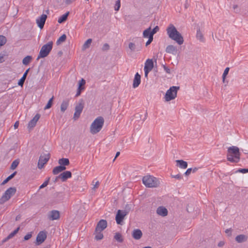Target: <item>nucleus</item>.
<instances>
[{
  "instance_id": "obj_31",
  "label": "nucleus",
  "mask_w": 248,
  "mask_h": 248,
  "mask_svg": "<svg viewBox=\"0 0 248 248\" xmlns=\"http://www.w3.org/2000/svg\"><path fill=\"white\" fill-rule=\"evenodd\" d=\"M92 39L90 38V39H88L85 43L84 44H83V46H82V49L83 50H85L87 48H88L90 45H91V44L92 43Z\"/></svg>"
},
{
  "instance_id": "obj_12",
  "label": "nucleus",
  "mask_w": 248,
  "mask_h": 248,
  "mask_svg": "<svg viewBox=\"0 0 248 248\" xmlns=\"http://www.w3.org/2000/svg\"><path fill=\"white\" fill-rule=\"evenodd\" d=\"M107 221L104 219H101L97 224L96 232L103 231L107 227Z\"/></svg>"
},
{
  "instance_id": "obj_44",
  "label": "nucleus",
  "mask_w": 248,
  "mask_h": 248,
  "mask_svg": "<svg viewBox=\"0 0 248 248\" xmlns=\"http://www.w3.org/2000/svg\"><path fill=\"white\" fill-rule=\"evenodd\" d=\"M121 6V1L120 0H117L116 1V3L114 6V9L115 11H118Z\"/></svg>"
},
{
  "instance_id": "obj_63",
  "label": "nucleus",
  "mask_w": 248,
  "mask_h": 248,
  "mask_svg": "<svg viewBox=\"0 0 248 248\" xmlns=\"http://www.w3.org/2000/svg\"><path fill=\"white\" fill-rule=\"evenodd\" d=\"M198 170V168H194L193 169L192 168V172L193 173H194V172H196Z\"/></svg>"
},
{
  "instance_id": "obj_62",
  "label": "nucleus",
  "mask_w": 248,
  "mask_h": 248,
  "mask_svg": "<svg viewBox=\"0 0 248 248\" xmlns=\"http://www.w3.org/2000/svg\"><path fill=\"white\" fill-rule=\"evenodd\" d=\"M19 125V122L18 121L16 122L14 124V127L15 129L17 128Z\"/></svg>"
},
{
  "instance_id": "obj_33",
  "label": "nucleus",
  "mask_w": 248,
  "mask_h": 248,
  "mask_svg": "<svg viewBox=\"0 0 248 248\" xmlns=\"http://www.w3.org/2000/svg\"><path fill=\"white\" fill-rule=\"evenodd\" d=\"M32 60V57L31 56H27L22 60V63L23 64L27 65H28Z\"/></svg>"
},
{
  "instance_id": "obj_36",
  "label": "nucleus",
  "mask_w": 248,
  "mask_h": 248,
  "mask_svg": "<svg viewBox=\"0 0 248 248\" xmlns=\"http://www.w3.org/2000/svg\"><path fill=\"white\" fill-rule=\"evenodd\" d=\"M66 39V35L65 34L62 35L57 41V44L58 45L61 43L64 42Z\"/></svg>"
},
{
  "instance_id": "obj_1",
  "label": "nucleus",
  "mask_w": 248,
  "mask_h": 248,
  "mask_svg": "<svg viewBox=\"0 0 248 248\" xmlns=\"http://www.w3.org/2000/svg\"><path fill=\"white\" fill-rule=\"evenodd\" d=\"M166 31L168 35L171 39L175 41L179 45L183 44V37L173 25L170 24L167 28Z\"/></svg>"
},
{
  "instance_id": "obj_14",
  "label": "nucleus",
  "mask_w": 248,
  "mask_h": 248,
  "mask_svg": "<svg viewBox=\"0 0 248 248\" xmlns=\"http://www.w3.org/2000/svg\"><path fill=\"white\" fill-rule=\"evenodd\" d=\"M72 177V173L70 171H65L58 175V178H60L62 182H65L68 178Z\"/></svg>"
},
{
  "instance_id": "obj_19",
  "label": "nucleus",
  "mask_w": 248,
  "mask_h": 248,
  "mask_svg": "<svg viewBox=\"0 0 248 248\" xmlns=\"http://www.w3.org/2000/svg\"><path fill=\"white\" fill-rule=\"evenodd\" d=\"M140 83V76L138 73H137L135 75L133 80V87L134 88H136L138 87Z\"/></svg>"
},
{
  "instance_id": "obj_42",
  "label": "nucleus",
  "mask_w": 248,
  "mask_h": 248,
  "mask_svg": "<svg viewBox=\"0 0 248 248\" xmlns=\"http://www.w3.org/2000/svg\"><path fill=\"white\" fill-rule=\"evenodd\" d=\"M61 172L62 171L60 169L59 166L55 167L52 170V172L54 175L58 174V173Z\"/></svg>"
},
{
  "instance_id": "obj_45",
  "label": "nucleus",
  "mask_w": 248,
  "mask_h": 248,
  "mask_svg": "<svg viewBox=\"0 0 248 248\" xmlns=\"http://www.w3.org/2000/svg\"><path fill=\"white\" fill-rule=\"evenodd\" d=\"M32 236V232H29L27 233L24 237V240L25 241L28 240L30 239Z\"/></svg>"
},
{
  "instance_id": "obj_41",
  "label": "nucleus",
  "mask_w": 248,
  "mask_h": 248,
  "mask_svg": "<svg viewBox=\"0 0 248 248\" xmlns=\"http://www.w3.org/2000/svg\"><path fill=\"white\" fill-rule=\"evenodd\" d=\"M19 164V161L17 160H14L11 165V169L15 170Z\"/></svg>"
},
{
  "instance_id": "obj_5",
  "label": "nucleus",
  "mask_w": 248,
  "mask_h": 248,
  "mask_svg": "<svg viewBox=\"0 0 248 248\" xmlns=\"http://www.w3.org/2000/svg\"><path fill=\"white\" fill-rule=\"evenodd\" d=\"M52 41H50L47 44L43 45L41 48L39 54L37 58V60H38L40 58L46 57L52 50Z\"/></svg>"
},
{
  "instance_id": "obj_49",
  "label": "nucleus",
  "mask_w": 248,
  "mask_h": 248,
  "mask_svg": "<svg viewBox=\"0 0 248 248\" xmlns=\"http://www.w3.org/2000/svg\"><path fill=\"white\" fill-rule=\"evenodd\" d=\"M159 30V28L158 26H156L153 30L151 31L153 35L156 33Z\"/></svg>"
},
{
  "instance_id": "obj_34",
  "label": "nucleus",
  "mask_w": 248,
  "mask_h": 248,
  "mask_svg": "<svg viewBox=\"0 0 248 248\" xmlns=\"http://www.w3.org/2000/svg\"><path fill=\"white\" fill-rule=\"evenodd\" d=\"M114 239L118 242L122 243L123 242L122 234L119 232H116L114 237Z\"/></svg>"
},
{
  "instance_id": "obj_29",
  "label": "nucleus",
  "mask_w": 248,
  "mask_h": 248,
  "mask_svg": "<svg viewBox=\"0 0 248 248\" xmlns=\"http://www.w3.org/2000/svg\"><path fill=\"white\" fill-rule=\"evenodd\" d=\"M196 37L197 39L202 42H204V38L202 32L201 31L200 29H198L197 31Z\"/></svg>"
},
{
  "instance_id": "obj_51",
  "label": "nucleus",
  "mask_w": 248,
  "mask_h": 248,
  "mask_svg": "<svg viewBox=\"0 0 248 248\" xmlns=\"http://www.w3.org/2000/svg\"><path fill=\"white\" fill-rule=\"evenodd\" d=\"M238 171L241 172L242 173H246L248 172V169H240L238 170Z\"/></svg>"
},
{
  "instance_id": "obj_54",
  "label": "nucleus",
  "mask_w": 248,
  "mask_h": 248,
  "mask_svg": "<svg viewBox=\"0 0 248 248\" xmlns=\"http://www.w3.org/2000/svg\"><path fill=\"white\" fill-rule=\"evenodd\" d=\"M191 172H192V168H189L185 172V174L186 175H188L191 173Z\"/></svg>"
},
{
  "instance_id": "obj_58",
  "label": "nucleus",
  "mask_w": 248,
  "mask_h": 248,
  "mask_svg": "<svg viewBox=\"0 0 248 248\" xmlns=\"http://www.w3.org/2000/svg\"><path fill=\"white\" fill-rule=\"evenodd\" d=\"M59 167H60V169L61 170V171L62 172V171L64 170H66V167L65 166H62V165H60L59 166Z\"/></svg>"
},
{
  "instance_id": "obj_43",
  "label": "nucleus",
  "mask_w": 248,
  "mask_h": 248,
  "mask_svg": "<svg viewBox=\"0 0 248 248\" xmlns=\"http://www.w3.org/2000/svg\"><path fill=\"white\" fill-rule=\"evenodd\" d=\"M49 180H50V178L48 177L44 183L43 184H42L40 187H39V189H42L43 188H44L48 184V183H49Z\"/></svg>"
},
{
  "instance_id": "obj_10",
  "label": "nucleus",
  "mask_w": 248,
  "mask_h": 248,
  "mask_svg": "<svg viewBox=\"0 0 248 248\" xmlns=\"http://www.w3.org/2000/svg\"><path fill=\"white\" fill-rule=\"evenodd\" d=\"M127 214L123 210H118L116 215L115 220L118 224H122L124 217Z\"/></svg>"
},
{
  "instance_id": "obj_21",
  "label": "nucleus",
  "mask_w": 248,
  "mask_h": 248,
  "mask_svg": "<svg viewBox=\"0 0 248 248\" xmlns=\"http://www.w3.org/2000/svg\"><path fill=\"white\" fill-rule=\"evenodd\" d=\"M60 218V213L57 210H52L49 215V219L53 220H57Z\"/></svg>"
},
{
  "instance_id": "obj_24",
  "label": "nucleus",
  "mask_w": 248,
  "mask_h": 248,
  "mask_svg": "<svg viewBox=\"0 0 248 248\" xmlns=\"http://www.w3.org/2000/svg\"><path fill=\"white\" fill-rule=\"evenodd\" d=\"M69 100L68 99L63 100L61 105V111L62 112H64L66 110L69 106Z\"/></svg>"
},
{
  "instance_id": "obj_50",
  "label": "nucleus",
  "mask_w": 248,
  "mask_h": 248,
  "mask_svg": "<svg viewBox=\"0 0 248 248\" xmlns=\"http://www.w3.org/2000/svg\"><path fill=\"white\" fill-rule=\"evenodd\" d=\"M109 46L107 43L105 44L102 47V50L104 51L108 50L109 49Z\"/></svg>"
},
{
  "instance_id": "obj_28",
  "label": "nucleus",
  "mask_w": 248,
  "mask_h": 248,
  "mask_svg": "<svg viewBox=\"0 0 248 248\" xmlns=\"http://www.w3.org/2000/svg\"><path fill=\"white\" fill-rule=\"evenodd\" d=\"M58 163L60 165L62 166H68L70 164L69 160L68 158H62L59 160Z\"/></svg>"
},
{
  "instance_id": "obj_13",
  "label": "nucleus",
  "mask_w": 248,
  "mask_h": 248,
  "mask_svg": "<svg viewBox=\"0 0 248 248\" xmlns=\"http://www.w3.org/2000/svg\"><path fill=\"white\" fill-rule=\"evenodd\" d=\"M46 18L47 16L46 15L43 14L40 17L36 19V23L38 25V26L41 29L44 27Z\"/></svg>"
},
{
  "instance_id": "obj_57",
  "label": "nucleus",
  "mask_w": 248,
  "mask_h": 248,
  "mask_svg": "<svg viewBox=\"0 0 248 248\" xmlns=\"http://www.w3.org/2000/svg\"><path fill=\"white\" fill-rule=\"evenodd\" d=\"M99 185V182L98 181H97L95 182V184L93 185V189H96L98 188Z\"/></svg>"
},
{
  "instance_id": "obj_15",
  "label": "nucleus",
  "mask_w": 248,
  "mask_h": 248,
  "mask_svg": "<svg viewBox=\"0 0 248 248\" xmlns=\"http://www.w3.org/2000/svg\"><path fill=\"white\" fill-rule=\"evenodd\" d=\"M40 117V115L39 114H36L35 116L31 119L28 124V127L30 128L34 127L37 122L38 121Z\"/></svg>"
},
{
  "instance_id": "obj_59",
  "label": "nucleus",
  "mask_w": 248,
  "mask_h": 248,
  "mask_svg": "<svg viewBox=\"0 0 248 248\" xmlns=\"http://www.w3.org/2000/svg\"><path fill=\"white\" fill-rule=\"evenodd\" d=\"M224 241H220L218 244H217V246L219 247H223L224 245Z\"/></svg>"
},
{
  "instance_id": "obj_3",
  "label": "nucleus",
  "mask_w": 248,
  "mask_h": 248,
  "mask_svg": "<svg viewBox=\"0 0 248 248\" xmlns=\"http://www.w3.org/2000/svg\"><path fill=\"white\" fill-rule=\"evenodd\" d=\"M104 123V118L102 117H98L96 118L90 126V132L92 134L98 133L102 129Z\"/></svg>"
},
{
  "instance_id": "obj_37",
  "label": "nucleus",
  "mask_w": 248,
  "mask_h": 248,
  "mask_svg": "<svg viewBox=\"0 0 248 248\" xmlns=\"http://www.w3.org/2000/svg\"><path fill=\"white\" fill-rule=\"evenodd\" d=\"M132 205L131 204H127L125 205L124 209L123 210V211L127 215L129 212L132 210Z\"/></svg>"
},
{
  "instance_id": "obj_53",
  "label": "nucleus",
  "mask_w": 248,
  "mask_h": 248,
  "mask_svg": "<svg viewBox=\"0 0 248 248\" xmlns=\"http://www.w3.org/2000/svg\"><path fill=\"white\" fill-rule=\"evenodd\" d=\"M85 80L82 78L79 82L78 86L81 87L82 85H84L85 84Z\"/></svg>"
},
{
  "instance_id": "obj_11",
  "label": "nucleus",
  "mask_w": 248,
  "mask_h": 248,
  "mask_svg": "<svg viewBox=\"0 0 248 248\" xmlns=\"http://www.w3.org/2000/svg\"><path fill=\"white\" fill-rule=\"evenodd\" d=\"M46 233L45 231L40 232L36 237V245H39L42 244L46 238Z\"/></svg>"
},
{
  "instance_id": "obj_4",
  "label": "nucleus",
  "mask_w": 248,
  "mask_h": 248,
  "mask_svg": "<svg viewBox=\"0 0 248 248\" xmlns=\"http://www.w3.org/2000/svg\"><path fill=\"white\" fill-rule=\"evenodd\" d=\"M143 184L148 187H156L159 185L158 179L152 176H145L142 178Z\"/></svg>"
},
{
  "instance_id": "obj_61",
  "label": "nucleus",
  "mask_w": 248,
  "mask_h": 248,
  "mask_svg": "<svg viewBox=\"0 0 248 248\" xmlns=\"http://www.w3.org/2000/svg\"><path fill=\"white\" fill-rule=\"evenodd\" d=\"M144 70V73H145V74H144L145 77L146 78H147L148 73L150 72V71L148 70Z\"/></svg>"
},
{
  "instance_id": "obj_7",
  "label": "nucleus",
  "mask_w": 248,
  "mask_h": 248,
  "mask_svg": "<svg viewBox=\"0 0 248 248\" xmlns=\"http://www.w3.org/2000/svg\"><path fill=\"white\" fill-rule=\"evenodd\" d=\"M16 188L14 187L7 189L0 199V204H3L8 201L16 192Z\"/></svg>"
},
{
  "instance_id": "obj_32",
  "label": "nucleus",
  "mask_w": 248,
  "mask_h": 248,
  "mask_svg": "<svg viewBox=\"0 0 248 248\" xmlns=\"http://www.w3.org/2000/svg\"><path fill=\"white\" fill-rule=\"evenodd\" d=\"M16 171H15L12 174H11L10 175H9L6 179H5L1 183V185H4L6 184L9 180L12 179L14 177V176L16 175Z\"/></svg>"
},
{
  "instance_id": "obj_26",
  "label": "nucleus",
  "mask_w": 248,
  "mask_h": 248,
  "mask_svg": "<svg viewBox=\"0 0 248 248\" xmlns=\"http://www.w3.org/2000/svg\"><path fill=\"white\" fill-rule=\"evenodd\" d=\"M177 165L182 169H186L187 167V163L183 160H177Z\"/></svg>"
},
{
  "instance_id": "obj_2",
  "label": "nucleus",
  "mask_w": 248,
  "mask_h": 248,
  "mask_svg": "<svg viewBox=\"0 0 248 248\" xmlns=\"http://www.w3.org/2000/svg\"><path fill=\"white\" fill-rule=\"evenodd\" d=\"M227 160L231 162L237 163L240 160V153L239 148L236 146H231L228 148Z\"/></svg>"
},
{
  "instance_id": "obj_6",
  "label": "nucleus",
  "mask_w": 248,
  "mask_h": 248,
  "mask_svg": "<svg viewBox=\"0 0 248 248\" xmlns=\"http://www.w3.org/2000/svg\"><path fill=\"white\" fill-rule=\"evenodd\" d=\"M180 87L172 86L166 92L165 98L166 101H169L175 99L177 96V93Z\"/></svg>"
},
{
  "instance_id": "obj_52",
  "label": "nucleus",
  "mask_w": 248,
  "mask_h": 248,
  "mask_svg": "<svg viewBox=\"0 0 248 248\" xmlns=\"http://www.w3.org/2000/svg\"><path fill=\"white\" fill-rule=\"evenodd\" d=\"M232 229L231 228L226 229L225 230V232L228 234V236L232 235Z\"/></svg>"
},
{
  "instance_id": "obj_55",
  "label": "nucleus",
  "mask_w": 248,
  "mask_h": 248,
  "mask_svg": "<svg viewBox=\"0 0 248 248\" xmlns=\"http://www.w3.org/2000/svg\"><path fill=\"white\" fill-rule=\"evenodd\" d=\"M163 68L164 70L166 72V73L170 74V69L169 68L165 66V65H163Z\"/></svg>"
},
{
  "instance_id": "obj_46",
  "label": "nucleus",
  "mask_w": 248,
  "mask_h": 248,
  "mask_svg": "<svg viewBox=\"0 0 248 248\" xmlns=\"http://www.w3.org/2000/svg\"><path fill=\"white\" fill-rule=\"evenodd\" d=\"M128 47L131 49V51H134L135 49V45L133 43H130L128 45Z\"/></svg>"
},
{
  "instance_id": "obj_39",
  "label": "nucleus",
  "mask_w": 248,
  "mask_h": 248,
  "mask_svg": "<svg viewBox=\"0 0 248 248\" xmlns=\"http://www.w3.org/2000/svg\"><path fill=\"white\" fill-rule=\"evenodd\" d=\"M6 38L3 35H0V46H3L6 43Z\"/></svg>"
},
{
  "instance_id": "obj_56",
  "label": "nucleus",
  "mask_w": 248,
  "mask_h": 248,
  "mask_svg": "<svg viewBox=\"0 0 248 248\" xmlns=\"http://www.w3.org/2000/svg\"><path fill=\"white\" fill-rule=\"evenodd\" d=\"M153 39L149 38L148 39V40L146 43V46H147L149 45H150L151 43V42L153 41Z\"/></svg>"
},
{
  "instance_id": "obj_18",
  "label": "nucleus",
  "mask_w": 248,
  "mask_h": 248,
  "mask_svg": "<svg viewBox=\"0 0 248 248\" xmlns=\"http://www.w3.org/2000/svg\"><path fill=\"white\" fill-rule=\"evenodd\" d=\"M154 67V62L152 59H148L146 60L144 67V70L151 71Z\"/></svg>"
},
{
  "instance_id": "obj_30",
  "label": "nucleus",
  "mask_w": 248,
  "mask_h": 248,
  "mask_svg": "<svg viewBox=\"0 0 248 248\" xmlns=\"http://www.w3.org/2000/svg\"><path fill=\"white\" fill-rule=\"evenodd\" d=\"M69 12H67L65 14H64V15H62L58 19V22L59 23H62L64 22L65 21H66V19H67V17L69 15Z\"/></svg>"
},
{
  "instance_id": "obj_23",
  "label": "nucleus",
  "mask_w": 248,
  "mask_h": 248,
  "mask_svg": "<svg viewBox=\"0 0 248 248\" xmlns=\"http://www.w3.org/2000/svg\"><path fill=\"white\" fill-rule=\"evenodd\" d=\"M235 240L237 242L241 243L247 241L248 236L244 234H240L236 236Z\"/></svg>"
},
{
  "instance_id": "obj_17",
  "label": "nucleus",
  "mask_w": 248,
  "mask_h": 248,
  "mask_svg": "<svg viewBox=\"0 0 248 248\" xmlns=\"http://www.w3.org/2000/svg\"><path fill=\"white\" fill-rule=\"evenodd\" d=\"M166 52L168 53L176 55L177 53V49L176 46L173 45H170L166 47Z\"/></svg>"
},
{
  "instance_id": "obj_38",
  "label": "nucleus",
  "mask_w": 248,
  "mask_h": 248,
  "mask_svg": "<svg viewBox=\"0 0 248 248\" xmlns=\"http://www.w3.org/2000/svg\"><path fill=\"white\" fill-rule=\"evenodd\" d=\"M54 97L52 96L48 101L46 105L44 108V109H47L50 108L52 105L53 100Z\"/></svg>"
},
{
  "instance_id": "obj_64",
  "label": "nucleus",
  "mask_w": 248,
  "mask_h": 248,
  "mask_svg": "<svg viewBox=\"0 0 248 248\" xmlns=\"http://www.w3.org/2000/svg\"><path fill=\"white\" fill-rule=\"evenodd\" d=\"M72 1L71 0H66L65 2L66 4H69L71 3Z\"/></svg>"
},
{
  "instance_id": "obj_48",
  "label": "nucleus",
  "mask_w": 248,
  "mask_h": 248,
  "mask_svg": "<svg viewBox=\"0 0 248 248\" xmlns=\"http://www.w3.org/2000/svg\"><path fill=\"white\" fill-rule=\"evenodd\" d=\"M83 89L84 88L83 87L78 86L77 93L76 94V97L80 95V94L81 93V90H83Z\"/></svg>"
},
{
  "instance_id": "obj_8",
  "label": "nucleus",
  "mask_w": 248,
  "mask_h": 248,
  "mask_svg": "<svg viewBox=\"0 0 248 248\" xmlns=\"http://www.w3.org/2000/svg\"><path fill=\"white\" fill-rule=\"evenodd\" d=\"M50 157L49 153L41 155L38 162V168L41 169L43 168L44 165L46 164L49 160Z\"/></svg>"
},
{
  "instance_id": "obj_47",
  "label": "nucleus",
  "mask_w": 248,
  "mask_h": 248,
  "mask_svg": "<svg viewBox=\"0 0 248 248\" xmlns=\"http://www.w3.org/2000/svg\"><path fill=\"white\" fill-rule=\"evenodd\" d=\"M172 178H174L177 179L178 180H181L182 178V176L180 174H178L176 175H171Z\"/></svg>"
},
{
  "instance_id": "obj_16",
  "label": "nucleus",
  "mask_w": 248,
  "mask_h": 248,
  "mask_svg": "<svg viewBox=\"0 0 248 248\" xmlns=\"http://www.w3.org/2000/svg\"><path fill=\"white\" fill-rule=\"evenodd\" d=\"M167 209L163 206H159L156 209V213L162 217H165L168 215Z\"/></svg>"
},
{
  "instance_id": "obj_40",
  "label": "nucleus",
  "mask_w": 248,
  "mask_h": 248,
  "mask_svg": "<svg viewBox=\"0 0 248 248\" xmlns=\"http://www.w3.org/2000/svg\"><path fill=\"white\" fill-rule=\"evenodd\" d=\"M229 70H230V68L229 67H227L225 68V69L223 72V74L222 75V80H223V82L224 83H225V78H226V76L228 75V74L229 73Z\"/></svg>"
},
{
  "instance_id": "obj_20",
  "label": "nucleus",
  "mask_w": 248,
  "mask_h": 248,
  "mask_svg": "<svg viewBox=\"0 0 248 248\" xmlns=\"http://www.w3.org/2000/svg\"><path fill=\"white\" fill-rule=\"evenodd\" d=\"M142 235V232L140 229H135L132 232V237L136 240L140 239Z\"/></svg>"
},
{
  "instance_id": "obj_9",
  "label": "nucleus",
  "mask_w": 248,
  "mask_h": 248,
  "mask_svg": "<svg viewBox=\"0 0 248 248\" xmlns=\"http://www.w3.org/2000/svg\"><path fill=\"white\" fill-rule=\"evenodd\" d=\"M84 108V104L81 101L75 107V112L74 114L73 119L75 120H77L79 117L83 110Z\"/></svg>"
},
{
  "instance_id": "obj_25",
  "label": "nucleus",
  "mask_w": 248,
  "mask_h": 248,
  "mask_svg": "<svg viewBox=\"0 0 248 248\" xmlns=\"http://www.w3.org/2000/svg\"><path fill=\"white\" fill-rule=\"evenodd\" d=\"M30 70V68H28L25 72L24 73L22 77L19 79V80L18 82V85L20 86H23L24 83L25 82V80L27 76L28 75V73Z\"/></svg>"
},
{
  "instance_id": "obj_22",
  "label": "nucleus",
  "mask_w": 248,
  "mask_h": 248,
  "mask_svg": "<svg viewBox=\"0 0 248 248\" xmlns=\"http://www.w3.org/2000/svg\"><path fill=\"white\" fill-rule=\"evenodd\" d=\"M154 35L151 32V28L149 27L144 30L143 32V37L144 38H148V39L149 38L154 39L153 38Z\"/></svg>"
},
{
  "instance_id": "obj_60",
  "label": "nucleus",
  "mask_w": 248,
  "mask_h": 248,
  "mask_svg": "<svg viewBox=\"0 0 248 248\" xmlns=\"http://www.w3.org/2000/svg\"><path fill=\"white\" fill-rule=\"evenodd\" d=\"M233 8L234 10H236V13H238L239 12V10L238 9V6L237 5H234L233 6Z\"/></svg>"
},
{
  "instance_id": "obj_27",
  "label": "nucleus",
  "mask_w": 248,
  "mask_h": 248,
  "mask_svg": "<svg viewBox=\"0 0 248 248\" xmlns=\"http://www.w3.org/2000/svg\"><path fill=\"white\" fill-rule=\"evenodd\" d=\"M20 229V227L17 228L15 230H14L13 232H11L3 240V242H6L8 240L12 238L18 232L19 230Z\"/></svg>"
},
{
  "instance_id": "obj_35",
  "label": "nucleus",
  "mask_w": 248,
  "mask_h": 248,
  "mask_svg": "<svg viewBox=\"0 0 248 248\" xmlns=\"http://www.w3.org/2000/svg\"><path fill=\"white\" fill-rule=\"evenodd\" d=\"M102 231H97L95 232V239L97 240H100L103 239V234L102 233Z\"/></svg>"
}]
</instances>
